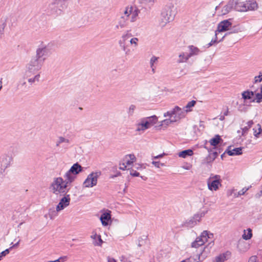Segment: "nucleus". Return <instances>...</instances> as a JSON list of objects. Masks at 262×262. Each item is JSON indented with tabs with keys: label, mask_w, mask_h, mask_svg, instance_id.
Returning a JSON list of instances; mask_svg holds the SVG:
<instances>
[{
	"label": "nucleus",
	"mask_w": 262,
	"mask_h": 262,
	"mask_svg": "<svg viewBox=\"0 0 262 262\" xmlns=\"http://www.w3.org/2000/svg\"><path fill=\"white\" fill-rule=\"evenodd\" d=\"M64 181L61 177L56 178L54 179L51 184V188L52 192L56 195H64L69 191V189L67 187L72 182H69L68 179L64 178Z\"/></svg>",
	"instance_id": "1"
},
{
	"label": "nucleus",
	"mask_w": 262,
	"mask_h": 262,
	"mask_svg": "<svg viewBox=\"0 0 262 262\" xmlns=\"http://www.w3.org/2000/svg\"><path fill=\"white\" fill-rule=\"evenodd\" d=\"M44 63L43 59H39L35 56L32 57L26 65V74L27 77H31L39 71Z\"/></svg>",
	"instance_id": "2"
},
{
	"label": "nucleus",
	"mask_w": 262,
	"mask_h": 262,
	"mask_svg": "<svg viewBox=\"0 0 262 262\" xmlns=\"http://www.w3.org/2000/svg\"><path fill=\"white\" fill-rule=\"evenodd\" d=\"M173 7L165 6L162 10L160 18V25L164 27L166 24L172 21L175 16Z\"/></svg>",
	"instance_id": "3"
},
{
	"label": "nucleus",
	"mask_w": 262,
	"mask_h": 262,
	"mask_svg": "<svg viewBox=\"0 0 262 262\" xmlns=\"http://www.w3.org/2000/svg\"><path fill=\"white\" fill-rule=\"evenodd\" d=\"M158 121V118L156 116L154 115L148 117L142 118L140 122L137 124V128L136 131H144L150 127V126L155 124Z\"/></svg>",
	"instance_id": "4"
},
{
	"label": "nucleus",
	"mask_w": 262,
	"mask_h": 262,
	"mask_svg": "<svg viewBox=\"0 0 262 262\" xmlns=\"http://www.w3.org/2000/svg\"><path fill=\"white\" fill-rule=\"evenodd\" d=\"M82 167L78 163L74 164L65 173L64 178L68 179L69 182H73L76 178V175L82 171Z\"/></svg>",
	"instance_id": "5"
},
{
	"label": "nucleus",
	"mask_w": 262,
	"mask_h": 262,
	"mask_svg": "<svg viewBox=\"0 0 262 262\" xmlns=\"http://www.w3.org/2000/svg\"><path fill=\"white\" fill-rule=\"evenodd\" d=\"M130 10L128 9V6L122 10L120 18L118 20V24L115 28L117 29H122L128 25L129 17L130 15Z\"/></svg>",
	"instance_id": "6"
},
{
	"label": "nucleus",
	"mask_w": 262,
	"mask_h": 262,
	"mask_svg": "<svg viewBox=\"0 0 262 262\" xmlns=\"http://www.w3.org/2000/svg\"><path fill=\"white\" fill-rule=\"evenodd\" d=\"M101 173L100 171L98 170L89 174L83 182L84 187H93L96 186L97 184L98 179L101 175Z\"/></svg>",
	"instance_id": "7"
},
{
	"label": "nucleus",
	"mask_w": 262,
	"mask_h": 262,
	"mask_svg": "<svg viewBox=\"0 0 262 262\" xmlns=\"http://www.w3.org/2000/svg\"><path fill=\"white\" fill-rule=\"evenodd\" d=\"M189 110H183L180 107L176 106L174 108L170 111H168L164 114V117L169 116L170 118L174 117V119L176 121L177 120L184 118L185 116L186 113Z\"/></svg>",
	"instance_id": "8"
},
{
	"label": "nucleus",
	"mask_w": 262,
	"mask_h": 262,
	"mask_svg": "<svg viewBox=\"0 0 262 262\" xmlns=\"http://www.w3.org/2000/svg\"><path fill=\"white\" fill-rule=\"evenodd\" d=\"M213 237L212 233H209L207 231H204L201 235L195 239V241L192 243L191 247L192 248H198L200 246L203 245L208 238H212Z\"/></svg>",
	"instance_id": "9"
},
{
	"label": "nucleus",
	"mask_w": 262,
	"mask_h": 262,
	"mask_svg": "<svg viewBox=\"0 0 262 262\" xmlns=\"http://www.w3.org/2000/svg\"><path fill=\"white\" fill-rule=\"evenodd\" d=\"M13 158L11 156L5 154L1 156L0 158V176H3L5 170L9 167Z\"/></svg>",
	"instance_id": "10"
},
{
	"label": "nucleus",
	"mask_w": 262,
	"mask_h": 262,
	"mask_svg": "<svg viewBox=\"0 0 262 262\" xmlns=\"http://www.w3.org/2000/svg\"><path fill=\"white\" fill-rule=\"evenodd\" d=\"M220 176L219 175H215L212 178H210L207 181V185L208 189L211 191H216L219 188V186H221Z\"/></svg>",
	"instance_id": "11"
},
{
	"label": "nucleus",
	"mask_w": 262,
	"mask_h": 262,
	"mask_svg": "<svg viewBox=\"0 0 262 262\" xmlns=\"http://www.w3.org/2000/svg\"><path fill=\"white\" fill-rule=\"evenodd\" d=\"M64 195H65L60 199L58 204L56 206V209L57 212L64 209L70 205L71 200L70 194H66Z\"/></svg>",
	"instance_id": "12"
},
{
	"label": "nucleus",
	"mask_w": 262,
	"mask_h": 262,
	"mask_svg": "<svg viewBox=\"0 0 262 262\" xmlns=\"http://www.w3.org/2000/svg\"><path fill=\"white\" fill-rule=\"evenodd\" d=\"M207 213L206 211H202L198 213H196L193 215L187 222V224L188 226L193 227L197 224L198 222H200L202 217L204 216L205 214Z\"/></svg>",
	"instance_id": "13"
},
{
	"label": "nucleus",
	"mask_w": 262,
	"mask_h": 262,
	"mask_svg": "<svg viewBox=\"0 0 262 262\" xmlns=\"http://www.w3.org/2000/svg\"><path fill=\"white\" fill-rule=\"evenodd\" d=\"M49 48L48 47L41 46L37 49L35 56L39 59H43L45 61L46 59V56L49 54Z\"/></svg>",
	"instance_id": "14"
},
{
	"label": "nucleus",
	"mask_w": 262,
	"mask_h": 262,
	"mask_svg": "<svg viewBox=\"0 0 262 262\" xmlns=\"http://www.w3.org/2000/svg\"><path fill=\"white\" fill-rule=\"evenodd\" d=\"M231 26L232 23L230 22V19L224 20L218 24L216 31L219 32L226 31L229 30Z\"/></svg>",
	"instance_id": "15"
},
{
	"label": "nucleus",
	"mask_w": 262,
	"mask_h": 262,
	"mask_svg": "<svg viewBox=\"0 0 262 262\" xmlns=\"http://www.w3.org/2000/svg\"><path fill=\"white\" fill-rule=\"evenodd\" d=\"M133 36L130 30L126 31L122 36V40L119 41L120 46L122 47L123 51H125V41Z\"/></svg>",
	"instance_id": "16"
},
{
	"label": "nucleus",
	"mask_w": 262,
	"mask_h": 262,
	"mask_svg": "<svg viewBox=\"0 0 262 262\" xmlns=\"http://www.w3.org/2000/svg\"><path fill=\"white\" fill-rule=\"evenodd\" d=\"M234 9L239 12H247L246 1L239 2L238 0H234Z\"/></svg>",
	"instance_id": "17"
},
{
	"label": "nucleus",
	"mask_w": 262,
	"mask_h": 262,
	"mask_svg": "<svg viewBox=\"0 0 262 262\" xmlns=\"http://www.w3.org/2000/svg\"><path fill=\"white\" fill-rule=\"evenodd\" d=\"M128 9L130 10V21L133 23L137 20L140 10L136 7L128 6Z\"/></svg>",
	"instance_id": "18"
},
{
	"label": "nucleus",
	"mask_w": 262,
	"mask_h": 262,
	"mask_svg": "<svg viewBox=\"0 0 262 262\" xmlns=\"http://www.w3.org/2000/svg\"><path fill=\"white\" fill-rule=\"evenodd\" d=\"M258 8V4L255 0L246 1V9L248 11H254Z\"/></svg>",
	"instance_id": "19"
},
{
	"label": "nucleus",
	"mask_w": 262,
	"mask_h": 262,
	"mask_svg": "<svg viewBox=\"0 0 262 262\" xmlns=\"http://www.w3.org/2000/svg\"><path fill=\"white\" fill-rule=\"evenodd\" d=\"M111 218L110 212L103 213L100 216V220L103 226H106L108 225V222Z\"/></svg>",
	"instance_id": "20"
},
{
	"label": "nucleus",
	"mask_w": 262,
	"mask_h": 262,
	"mask_svg": "<svg viewBox=\"0 0 262 262\" xmlns=\"http://www.w3.org/2000/svg\"><path fill=\"white\" fill-rule=\"evenodd\" d=\"M234 0H230L228 4L225 6L222 10V14L225 15L229 13L233 8H234Z\"/></svg>",
	"instance_id": "21"
},
{
	"label": "nucleus",
	"mask_w": 262,
	"mask_h": 262,
	"mask_svg": "<svg viewBox=\"0 0 262 262\" xmlns=\"http://www.w3.org/2000/svg\"><path fill=\"white\" fill-rule=\"evenodd\" d=\"M189 49V53H187L189 55L190 58L194 56L198 55L200 53H201V50L196 47H195L193 45H190L188 47Z\"/></svg>",
	"instance_id": "22"
},
{
	"label": "nucleus",
	"mask_w": 262,
	"mask_h": 262,
	"mask_svg": "<svg viewBox=\"0 0 262 262\" xmlns=\"http://www.w3.org/2000/svg\"><path fill=\"white\" fill-rule=\"evenodd\" d=\"M2 18H4L6 20V25L8 24L10 27H14L16 25L17 18L15 16L11 15L7 17H2Z\"/></svg>",
	"instance_id": "23"
},
{
	"label": "nucleus",
	"mask_w": 262,
	"mask_h": 262,
	"mask_svg": "<svg viewBox=\"0 0 262 262\" xmlns=\"http://www.w3.org/2000/svg\"><path fill=\"white\" fill-rule=\"evenodd\" d=\"M231 146H229L228 149L225 151L230 156L240 155L242 154L243 147L235 148L232 150H230L229 148Z\"/></svg>",
	"instance_id": "24"
},
{
	"label": "nucleus",
	"mask_w": 262,
	"mask_h": 262,
	"mask_svg": "<svg viewBox=\"0 0 262 262\" xmlns=\"http://www.w3.org/2000/svg\"><path fill=\"white\" fill-rule=\"evenodd\" d=\"M136 160V157L134 154H129L125 156L123 159V162L127 165H130L135 162Z\"/></svg>",
	"instance_id": "25"
},
{
	"label": "nucleus",
	"mask_w": 262,
	"mask_h": 262,
	"mask_svg": "<svg viewBox=\"0 0 262 262\" xmlns=\"http://www.w3.org/2000/svg\"><path fill=\"white\" fill-rule=\"evenodd\" d=\"M190 58V57L187 53L182 52L179 55V59L178 60V63L186 62Z\"/></svg>",
	"instance_id": "26"
},
{
	"label": "nucleus",
	"mask_w": 262,
	"mask_h": 262,
	"mask_svg": "<svg viewBox=\"0 0 262 262\" xmlns=\"http://www.w3.org/2000/svg\"><path fill=\"white\" fill-rule=\"evenodd\" d=\"M222 141L221 137L219 135H216L213 138L210 140L209 142L211 145L215 146Z\"/></svg>",
	"instance_id": "27"
},
{
	"label": "nucleus",
	"mask_w": 262,
	"mask_h": 262,
	"mask_svg": "<svg viewBox=\"0 0 262 262\" xmlns=\"http://www.w3.org/2000/svg\"><path fill=\"white\" fill-rule=\"evenodd\" d=\"M193 152L191 149H187L183 150L179 152V156L180 157L185 158L187 156H190L193 155Z\"/></svg>",
	"instance_id": "28"
},
{
	"label": "nucleus",
	"mask_w": 262,
	"mask_h": 262,
	"mask_svg": "<svg viewBox=\"0 0 262 262\" xmlns=\"http://www.w3.org/2000/svg\"><path fill=\"white\" fill-rule=\"evenodd\" d=\"M254 93L252 91H246L242 93V98L245 100L251 99L254 96Z\"/></svg>",
	"instance_id": "29"
},
{
	"label": "nucleus",
	"mask_w": 262,
	"mask_h": 262,
	"mask_svg": "<svg viewBox=\"0 0 262 262\" xmlns=\"http://www.w3.org/2000/svg\"><path fill=\"white\" fill-rule=\"evenodd\" d=\"M6 20L4 18H1L0 19V38L4 33V29L6 27Z\"/></svg>",
	"instance_id": "30"
},
{
	"label": "nucleus",
	"mask_w": 262,
	"mask_h": 262,
	"mask_svg": "<svg viewBox=\"0 0 262 262\" xmlns=\"http://www.w3.org/2000/svg\"><path fill=\"white\" fill-rule=\"evenodd\" d=\"M205 148L208 150V152H209V154L205 159L204 163L206 164L211 163L215 160L214 157H213L212 156V155L210 153L211 150H210L206 146H205Z\"/></svg>",
	"instance_id": "31"
},
{
	"label": "nucleus",
	"mask_w": 262,
	"mask_h": 262,
	"mask_svg": "<svg viewBox=\"0 0 262 262\" xmlns=\"http://www.w3.org/2000/svg\"><path fill=\"white\" fill-rule=\"evenodd\" d=\"M40 74L38 73L35 75L33 78H30L28 79V81L30 84H32L35 82H38L39 81L40 79Z\"/></svg>",
	"instance_id": "32"
},
{
	"label": "nucleus",
	"mask_w": 262,
	"mask_h": 262,
	"mask_svg": "<svg viewBox=\"0 0 262 262\" xmlns=\"http://www.w3.org/2000/svg\"><path fill=\"white\" fill-rule=\"evenodd\" d=\"M243 239L248 240L252 236V230L250 228L248 229V233L246 234V231L244 230V233L242 235Z\"/></svg>",
	"instance_id": "33"
},
{
	"label": "nucleus",
	"mask_w": 262,
	"mask_h": 262,
	"mask_svg": "<svg viewBox=\"0 0 262 262\" xmlns=\"http://www.w3.org/2000/svg\"><path fill=\"white\" fill-rule=\"evenodd\" d=\"M226 259V254H222L216 257L215 262H224Z\"/></svg>",
	"instance_id": "34"
},
{
	"label": "nucleus",
	"mask_w": 262,
	"mask_h": 262,
	"mask_svg": "<svg viewBox=\"0 0 262 262\" xmlns=\"http://www.w3.org/2000/svg\"><path fill=\"white\" fill-rule=\"evenodd\" d=\"M69 142H70L69 140L66 139L62 137H59L58 138V140L56 142V146H59V145L62 143L65 142V143H69Z\"/></svg>",
	"instance_id": "35"
},
{
	"label": "nucleus",
	"mask_w": 262,
	"mask_h": 262,
	"mask_svg": "<svg viewBox=\"0 0 262 262\" xmlns=\"http://www.w3.org/2000/svg\"><path fill=\"white\" fill-rule=\"evenodd\" d=\"M258 132H257L256 129L253 128L254 135L255 137L258 138L259 135L262 134V128L261 125L259 124H257Z\"/></svg>",
	"instance_id": "36"
},
{
	"label": "nucleus",
	"mask_w": 262,
	"mask_h": 262,
	"mask_svg": "<svg viewBox=\"0 0 262 262\" xmlns=\"http://www.w3.org/2000/svg\"><path fill=\"white\" fill-rule=\"evenodd\" d=\"M136 107L135 105L132 104L129 106L128 110V114L129 116H132L134 113V111L136 109Z\"/></svg>",
	"instance_id": "37"
},
{
	"label": "nucleus",
	"mask_w": 262,
	"mask_h": 262,
	"mask_svg": "<svg viewBox=\"0 0 262 262\" xmlns=\"http://www.w3.org/2000/svg\"><path fill=\"white\" fill-rule=\"evenodd\" d=\"M196 103V101L195 100H192L190 102H189L187 105L185 106V108H186V110H189V111H190V108L193 107L194 106V105Z\"/></svg>",
	"instance_id": "38"
},
{
	"label": "nucleus",
	"mask_w": 262,
	"mask_h": 262,
	"mask_svg": "<svg viewBox=\"0 0 262 262\" xmlns=\"http://www.w3.org/2000/svg\"><path fill=\"white\" fill-rule=\"evenodd\" d=\"M174 122H176V120H174V119H165L162 121L161 125H168L170 123Z\"/></svg>",
	"instance_id": "39"
},
{
	"label": "nucleus",
	"mask_w": 262,
	"mask_h": 262,
	"mask_svg": "<svg viewBox=\"0 0 262 262\" xmlns=\"http://www.w3.org/2000/svg\"><path fill=\"white\" fill-rule=\"evenodd\" d=\"M139 39L137 37H134L129 40L130 43L132 45H134L135 47H137L138 46V41Z\"/></svg>",
	"instance_id": "40"
},
{
	"label": "nucleus",
	"mask_w": 262,
	"mask_h": 262,
	"mask_svg": "<svg viewBox=\"0 0 262 262\" xmlns=\"http://www.w3.org/2000/svg\"><path fill=\"white\" fill-rule=\"evenodd\" d=\"M158 57L152 56L150 60V66L151 68L154 66V63L158 60Z\"/></svg>",
	"instance_id": "41"
},
{
	"label": "nucleus",
	"mask_w": 262,
	"mask_h": 262,
	"mask_svg": "<svg viewBox=\"0 0 262 262\" xmlns=\"http://www.w3.org/2000/svg\"><path fill=\"white\" fill-rule=\"evenodd\" d=\"M10 252V249H7L5 250L2 251L0 253V260H1L2 258L5 256L6 255L9 254Z\"/></svg>",
	"instance_id": "42"
},
{
	"label": "nucleus",
	"mask_w": 262,
	"mask_h": 262,
	"mask_svg": "<svg viewBox=\"0 0 262 262\" xmlns=\"http://www.w3.org/2000/svg\"><path fill=\"white\" fill-rule=\"evenodd\" d=\"M217 42V33H215L214 39H212L211 41L207 45V48H209L212 46L214 43Z\"/></svg>",
	"instance_id": "43"
},
{
	"label": "nucleus",
	"mask_w": 262,
	"mask_h": 262,
	"mask_svg": "<svg viewBox=\"0 0 262 262\" xmlns=\"http://www.w3.org/2000/svg\"><path fill=\"white\" fill-rule=\"evenodd\" d=\"M262 101V94L258 93L256 94V101L257 103H260Z\"/></svg>",
	"instance_id": "44"
},
{
	"label": "nucleus",
	"mask_w": 262,
	"mask_h": 262,
	"mask_svg": "<svg viewBox=\"0 0 262 262\" xmlns=\"http://www.w3.org/2000/svg\"><path fill=\"white\" fill-rule=\"evenodd\" d=\"M130 174L133 177H139L140 175V173L136 171V170H134L133 169H132L130 170Z\"/></svg>",
	"instance_id": "45"
},
{
	"label": "nucleus",
	"mask_w": 262,
	"mask_h": 262,
	"mask_svg": "<svg viewBox=\"0 0 262 262\" xmlns=\"http://www.w3.org/2000/svg\"><path fill=\"white\" fill-rule=\"evenodd\" d=\"M56 210H53L52 212L50 211L49 212V216L51 219H53L54 217L57 215Z\"/></svg>",
	"instance_id": "46"
},
{
	"label": "nucleus",
	"mask_w": 262,
	"mask_h": 262,
	"mask_svg": "<svg viewBox=\"0 0 262 262\" xmlns=\"http://www.w3.org/2000/svg\"><path fill=\"white\" fill-rule=\"evenodd\" d=\"M152 164L154 165L156 167L158 168H160L161 166H163L164 164L161 163L159 161H152Z\"/></svg>",
	"instance_id": "47"
},
{
	"label": "nucleus",
	"mask_w": 262,
	"mask_h": 262,
	"mask_svg": "<svg viewBox=\"0 0 262 262\" xmlns=\"http://www.w3.org/2000/svg\"><path fill=\"white\" fill-rule=\"evenodd\" d=\"M98 238V239L99 242H98V243H97V242H96L94 243V245H95V246H101V244H102V243H103V241H102V239H101V236H100V235H98V238Z\"/></svg>",
	"instance_id": "48"
},
{
	"label": "nucleus",
	"mask_w": 262,
	"mask_h": 262,
	"mask_svg": "<svg viewBox=\"0 0 262 262\" xmlns=\"http://www.w3.org/2000/svg\"><path fill=\"white\" fill-rule=\"evenodd\" d=\"M255 83L260 82L262 81V75L259 76H256L254 78Z\"/></svg>",
	"instance_id": "49"
},
{
	"label": "nucleus",
	"mask_w": 262,
	"mask_h": 262,
	"mask_svg": "<svg viewBox=\"0 0 262 262\" xmlns=\"http://www.w3.org/2000/svg\"><path fill=\"white\" fill-rule=\"evenodd\" d=\"M250 128L249 127H248L247 126H246L245 127H244L243 128H242V136H244L245 135V134L247 133L249 129Z\"/></svg>",
	"instance_id": "50"
},
{
	"label": "nucleus",
	"mask_w": 262,
	"mask_h": 262,
	"mask_svg": "<svg viewBox=\"0 0 262 262\" xmlns=\"http://www.w3.org/2000/svg\"><path fill=\"white\" fill-rule=\"evenodd\" d=\"M249 189V188H244L238 192V195H244Z\"/></svg>",
	"instance_id": "51"
},
{
	"label": "nucleus",
	"mask_w": 262,
	"mask_h": 262,
	"mask_svg": "<svg viewBox=\"0 0 262 262\" xmlns=\"http://www.w3.org/2000/svg\"><path fill=\"white\" fill-rule=\"evenodd\" d=\"M127 166V165L124 162H122V163H120L119 168L121 170H125Z\"/></svg>",
	"instance_id": "52"
},
{
	"label": "nucleus",
	"mask_w": 262,
	"mask_h": 262,
	"mask_svg": "<svg viewBox=\"0 0 262 262\" xmlns=\"http://www.w3.org/2000/svg\"><path fill=\"white\" fill-rule=\"evenodd\" d=\"M257 256H252L250 257L248 262H256L257 261Z\"/></svg>",
	"instance_id": "53"
},
{
	"label": "nucleus",
	"mask_w": 262,
	"mask_h": 262,
	"mask_svg": "<svg viewBox=\"0 0 262 262\" xmlns=\"http://www.w3.org/2000/svg\"><path fill=\"white\" fill-rule=\"evenodd\" d=\"M194 261H196V262H198V261H196V259H192L191 257L189 258H187L186 259H184L181 262H194Z\"/></svg>",
	"instance_id": "54"
},
{
	"label": "nucleus",
	"mask_w": 262,
	"mask_h": 262,
	"mask_svg": "<svg viewBox=\"0 0 262 262\" xmlns=\"http://www.w3.org/2000/svg\"><path fill=\"white\" fill-rule=\"evenodd\" d=\"M261 195H262V186H261V187L260 188L259 192L255 194V197L256 198H259L261 196Z\"/></svg>",
	"instance_id": "55"
},
{
	"label": "nucleus",
	"mask_w": 262,
	"mask_h": 262,
	"mask_svg": "<svg viewBox=\"0 0 262 262\" xmlns=\"http://www.w3.org/2000/svg\"><path fill=\"white\" fill-rule=\"evenodd\" d=\"M165 153H163L162 154H160V155H159L158 156H155L153 157V159H159V158H162L164 155H165Z\"/></svg>",
	"instance_id": "56"
},
{
	"label": "nucleus",
	"mask_w": 262,
	"mask_h": 262,
	"mask_svg": "<svg viewBox=\"0 0 262 262\" xmlns=\"http://www.w3.org/2000/svg\"><path fill=\"white\" fill-rule=\"evenodd\" d=\"M144 3L148 4V3H151L154 4L157 0H142Z\"/></svg>",
	"instance_id": "57"
},
{
	"label": "nucleus",
	"mask_w": 262,
	"mask_h": 262,
	"mask_svg": "<svg viewBox=\"0 0 262 262\" xmlns=\"http://www.w3.org/2000/svg\"><path fill=\"white\" fill-rule=\"evenodd\" d=\"M247 126L249 127V128H250L252 125L253 124V122L252 120H250V121H249L247 123Z\"/></svg>",
	"instance_id": "58"
},
{
	"label": "nucleus",
	"mask_w": 262,
	"mask_h": 262,
	"mask_svg": "<svg viewBox=\"0 0 262 262\" xmlns=\"http://www.w3.org/2000/svg\"><path fill=\"white\" fill-rule=\"evenodd\" d=\"M58 259L59 260V261L61 262V261H64L65 260H66L67 259V256H63V257H59Z\"/></svg>",
	"instance_id": "59"
},
{
	"label": "nucleus",
	"mask_w": 262,
	"mask_h": 262,
	"mask_svg": "<svg viewBox=\"0 0 262 262\" xmlns=\"http://www.w3.org/2000/svg\"><path fill=\"white\" fill-rule=\"evenodd\" d=\"M211 154L213 157H214V159H215L218 156V152L217 151H214L212 153H211Z\"/></svg>",
	"instance_id": "60"
},
{
	"label": "nucleus",
	"mask_w": 262,
	"mask_h": 262,
	"mask_svg": "<svg viewBox=\"0 0 262 262\" xmlns=\"http://www.w3.org/2000/svg\"><path fill=\"white\" fill-rule=\"evenodd\" d=\"M19 241H18L17 243H16V244H14L12 246H11V247H10L9 249H11L13 248H15V247H17L18 245H19Z\"/></svg>",
	"instance_id": "61"
},
{
	"label": "nucleus",
	"mask_w": 262,
	"mask_h": 262,
	"mask_svg": "<svg viewBox=\"0 0 262 262\" xmlns=\"http://www.w3.org/2000/svg\"><path fill=\"white\" fill-rule=\"evenodd\" d=\"M98 235H97V234H95L94 235H92L91 237L94 239H96V238H98Z\"/></svg>",
	"instance_id": "62"
},
{
	"label": "nucleus",
	"mask_w": 262,
	"mask_h": 262,
	"mask_svg": "<svg viewBox=\"0 0 262 262\" xmlns=\"http://www.w3.org/2000/svg\"><path fill=\"white\" fill-rule=\"evenodd\" d=\"M108 262H116V261L114 259H113V258L111 259V258H109V257L108 258Z\"/></svg>",
	"instance_id": "63"
},
{
	"label": "nucleus",
	"mask_w": 262,
	"mask_h": 262,
	"mask_svg": "<svg viewBox=\"0 0 262 262\" xmlns=\"http://www.w3.org/2000/svg\"><path fill=\"white\" fill-rule=\"evenodd\" d=\"M47 262H60V261H59V259H56L55 260H53V261L50 260V261H48Z\"/></svg>",
	"instance_id": "64"
}]
</instances>
